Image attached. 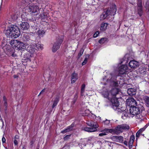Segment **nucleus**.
<instances>
[{
	"label": "nucleus",
	"mask_w": 149,
	"mask_h": 149,
	"mask_svg": "<svg viewBox=\"0 0 149 149\" xmlns=\"http://www.w3.org/2000/svg\"><path fill=\"white\" fill-rule=\"evenodd\" d=\"M7 110V107H6H6H5V111H6V110Z\"/></svg>",
	"instance_id": "54"
},
{
	"label": "nucleus",
	"mask_w": 149,
	"mask_h": 149,
	"mask_svg": "<svg viewBox=\"0 0 149 149\" xmlns=\"http://www.w3.org/2000/svg\"><path fill=\"white\" fill-rule=\"evenodd\" d=\"M84 51V50L83 49H81L80 50L79 52V53L78 54V58H79L83 54V52Z\"/></svg>",
	"instance_id": "36"
},
{
	"label": "nucleus",
	"mask_w": 149,
	"mask_h": 149,
	"mask_svg": "<svg viewBox=\"0 0 149 149\" xmlns=\"http://www.w3.org/2000/svg\"><path fill=\"white\" fill-rule=\"evenodd\" d=\"M31 35L29 33L25 34L22 37L23 41L24 43L19 41L17 45V49L21 51H24L27 49L26 48L28 46L35 44V42L31 38Z\"/></svg>",
	"instance_id": "1"
},
{
	"label": "nucleus",
	"mask_w": 149,
	"mask_h": 149,
	"mask_svg": "<svg viewBox=\"0 0 149 149\" xmlns=\"http://www.w3.org/2000/svg\"><path fill=\"white\" fill-rule=\"evenodd\" d=\"M2 142L3 143H4L6 142V139L4 137H3L2 138Z\"/></svg>",
	"instance_id": "50"
},
{
	"label": "nucleus",
	"mask_w": 149,
	"mask_h": 149,
	"mask_svg": "<svg viewBox=\"0 0 149 149\" xmlns=\"http://www.w3.org/2000/svg\"><path fill=\"white\" fill-rule=\"evenodd\" d=\"M127 93L129 95H134L135 93V90L133 88H130L127 90Z\"/></svg>",
	"instance_id": "23"
},
{
	"label": "nucleus",
	"mask_w": 149,
	"mask_h": 149,
	"mask_svg": "<svg viewBox=\"0 0 149 149\" xmlns=\"http://www.w3.org/2000/svg\"><path fill=\"white\" fill-rule=\"evenodd\" d=\"M78 78L77 76V74L75 73H73L72 74V80L71 82L72 83H74L75 82L76 80Z\"/></svg>",
	"instance_id": "25"
},
{
	"label": "nucleus",
	"mask_w": 149,
	"mask_h": 149,
	"mask_svg": "<svg viewBox=\"0 0 149 149\" xmlns=\"http://www.w3.org/2000/svg\"><path fill=\"white\" fill-rule=\"evenodd\" d=\"M85 87V85L84 84L82 85L81 88V96L84 95V90Z\"/></svg>",
	"instance_id": "30"
},
{
	"label": "nucleus",
	"mask_w": 149,
	"mask_h": 149,
	"mask_svg": "<svg viewBox=\"0 0 149 149\" xmlns=\"http://www.w3.org/2000/svg\"><path fill=\"white\" fill-rule=\"evenodd\" d=\"M22 2L24 4H25V5H27L28 4L35 3L38 2L39 3V1H37V0H22Z\"/></svg>",
	"instance_id": "16"
},
{
	"label": "nucleus",
	"mask_w": 149,
	"mask_h": 149,
	"mask_svg": "<svg viewBox=\"0 0 149 149\" xmlns=\"http://www.w3.org/2000/svg\"><path fill=\"white\" fill-rule=\"evenodd\" d=\"M20 25L21 29L23 30H27L29 27V23L26 22H22L20 24Z\"/></svg>",
	"instance_id": "14"
},
{
	"label": "nucleus",
	"mask_w": 149,
	"mask_h": 149,
	"mask_svg": "<svg viewBox=\"0 0 149 149\" xmlns=\"http://www.w3.org/2000/svg\"><path fill=\"white\" fill-rule=\"evenodd\" d=\"M87 61V58H86L84 59V61L82 63V65H84L86 63Z\"/></svg>",
	"instance_id": "44"
},
{
	"label": "nucleus",
	"mask_w": 149,
	"mask_h": 149,
	"mask_svg": "<svg viewBox=\"0 0 149 149\" xmlns=\"http://www.w3.org/2000/svg\"><path fill=\"white\" fill-rule=\"evenodd\" d=\"M15 77V78H16V76H15V77Z\"/></svg>",
	"instance_id": "57"
},
{
	"label": "nucleus",
	"mask_w": 149,
	"mask_h": 149,
	"mask_svg": "<svg viewBox=\"0 0 149 149\" xmlns=\"http://www.w3.org/2000/svg\"><path fill=\"white\" fill-rule=\"evenodd\" d=\"M15 77V78H16V76H15V77Z\"/></svg>",
	"instance_id": "56"
},
{
	"label": "nucleus",
	"mask_w": 149,
	"mask_h": 149,
	"mask_svg": "<svg viewBox=\"0 0 149 149\" xmlns=\"http://www.w3.org/2000/svg\"><path fill=\"white\" fill-rule=\"evenodd\" d=\"M70 135H67L64 138V140H67L68 139L70 138Z\"/></svg>",
	"instance_id": "43"
},
{
	"label": "nucleus",
	"mask_w": 149,
	"mask_h": 149,
	"mask_svg": "<svg viewBox=\"0 0 149 149\" xmlns=\"http://www.w3.org/2000/svg\"><path fill=\"white\" fill-rule=\"evenodd\" d=\"M17 17L16 15H13L11 16V18L13 20H16L17 18Z\"/></svg>",
	"instance_id": "39"
},
{
	"label": "nucleus",
	"mask_w": 149,
	"mask_h": 149,
	"mask_svg": "<svg viewBox=\"0 0 149 149\" xmlns=\"http://www.w3.org/2000/svg\"><path fill=\"white\" fill-rule=\"evenodd\" d=\"M39 149L38 148H37V149Z\"/></svg>",
	"instance_id": "58"
},
{
	"label": "nucleus",
	"mask_w": 149,
	"mask_h": 149,
	"mask_svg": "<svg viewBox=\"0 0 149 149\" xmlns=\"http://www.w3.org/2000/svg\"><path fill=\"white\" fill-rule=\"evenodd\" d=\"M126 104L130 107L137 106V102L134 98H131L127 100Z\"/></svg>",
	"instance_id": "12"
},
{
	"label": "nucleus",
	"mask_w": 149,
	"mask_h": 149,
	"mask_svg": "<svg viewBox=\"0 0 149 149\" xmlns=\"http://www.w3.org/2000/svg\"><path fill=\"white\" fill-rule=\"evenodd\" d=\"M104 123L106 125H108L110 124V120H106L104 121Z\"/></svg>",
	"instance_id": "41"
},
{
	"label": "nucleus",
	"mask_w": 149,
	"mask_h": 149,
	"mask_svg": "<svg viewBox=\"0 0 149 149\" xmlns=\"http://www.w3.org/2000/svg\"><path fill=\"white\" fill-rule=\"evenodd\" d=\"M59 97L58 95H56L53 101V103L52 106V108H54L57 104L59 100Z\"/></svg>",
	"instance_id": "21"
},
{
	"label": "nucleus",
	"mask_w": 149,
	"mask_h": 149,
	"mask_svg": "<svg viewBox=\"0 0 149 149\" xmlns=\"http://www.w3.org/2000/svg\"><path fill=\"white\" fill-rule=\"evenodd\" d=\"M99 33V32L98 31H97L94 34L93 37L94 38H96L97 36Z\"/></svg>",
	"instance_id": "40"
},
{
	"label": "nucleus",
	"mask_w": 149,
	"mask_h": 149,
	"mask_svg": "<svg viewBox=\"0 0 149 149\" xmlns=\"http://www.w3.org/2000/svg\"><path fill=\"white\" fill-rule=\"evenodd\" d=\"M145 7L146 9V10L147 12H148L149 11V0L146 1L145 5Z\"/></svg>",
	"instance_id": "29"
},
{
	"label": "nucleus",
	"mask_w": 149,
	"mask_h": 149,
	"mask_svg": "<svg viewBox=\"0 0 149 149\" xmlns=\"http://www.w3.org/2000/svg\"><path fill=\"white\" fill-rule=\"evenodd\" d=\"M28 4V6L26 7L25 10L26 13L30 14L33 13H38L40 10L39 5L36 4V3H31Z\"/></svg>",
	"instance_id": "4"
},
{
	"label": "nucleus",
	"mask_w": 149,
	"mask_h": 149,
	"mask_svg": "<svg viewBox=\"0 0 149 149\" xmlns=\"http://www.w3.org/2000/svg\"><path fill=\"white\" fill-rule=\"evenodd\" d=\"M73 126L74 125L72 124L70 126L68 127L67 129L61 131V132L64 133L66 132L70 131L73 130Z\"/></svg>",
	"instance_id": "19"
},
{
	"label": "nucleus",
	"mask_w": 149,
	"mask_h": 149,
	"mask_svg": "<svg viewBox=\"0 0 149 149\" xmlns=\"http://www.w3.org/2000/svg\"><path fill=\"white\" fill-rule=\"evenodd\" d=\"M134 139H135V137H134V135H132L131 136L130 139V141H132L133 142Z\"/></svg>",
	"instance_id": "42"
},
{
	"label": "nucleus",
	"mask_w": 149,
	"mask_h": 149,
	"mask_svg": "<svg viewBox=\"0 0 149 149\" xmlns=\"http://www.w3.org/2000/svg\"><path fill=\"white\" fill-rule=\"evenodd\" d=\"M140 113H139V114L135 115L136 116V118L138 119H142V116Z\"/></svg>",
	"instance_id": "37"
},
{
	"label": "nucleus",
	"mask_w": 149,
	"mask_h": 149,
	"mask_svg": "<svg viewBox=\"0 0 149 149\" xmlns=\"http://www.w3.org/2000/svg\"><path fill=\"white\" fill-rule=\"evenodd\" d=\"M129 66L131 68H134L139 66V63L134 60L131 61L129 63Z\"/></svg>",
	"instance_id": "15"
},
{
	"label": "nucleus",
	"mask_w": 149,
	"mask_h": 149,
	"mask_svg": "<svg viewBox=\"0 0 149 149\" xmlns=\"http://www.w3.org/2000/svg\"><path fill=\"white\" fill-rule=\"evenodd\" d=\"M133 142L132 141H129V146H132V144L133 143Z\"/></svg>",
	"instance_id": "49"
},
{
	"label": "nucleus",
	"mask_w": 149,
	"mask_h": 149,
	"mask_svg": "<svg viewBox=\"0 0 149 149\" xmlns=\"http://www.w3.org/2000/svg\"><path fill=\"white\" fill-rule=\"evenodd\" d=\"M137 9L138 14L140 16H141L143 11L142 6H140V7H138V6H137Z\"/></svg>",
	"instance_id": "28"
},
{
	"label": "nucleus",
	"mask_w": 149,
	"mask_h": 149,
	"mask_svg": "<svg viewBox=\"0 0 149 149\" xmlns=\"http://www.w3.org/2000/svg\"><path fill=\"white\" fill-rule=\"evenodd\" d=\"M18 141H19V140H17L16 139H14V144L15 145H17L18 144Z\"/></svg>",
	"instance_id": "46"
},
{
	"label": "nucleus",
	"mask_w": 149,
	"mask_h": 149,
	"mask_svg": "<svg viewBox=\"0 0 149 149\" xmlns=\"http://www.w3.org/2000/svg\"><path fill=\"white\" fill-rule=\"evenodd\" d=\"M59 38L57 39L56 42H55L52 47V50L53 52H56L60 47V46L63 41V37H59Z\"/></svg>",
	"instance_id": "8"
},
{
	"label": "nucleus",
	"mask_w": 149,
	"mask_h": 149,
	"mask_svg": "<svg viewBox=\"0 0 149 149\" xmlns=\"http://www.w3.org/2000/svg\"><path fill=\"white\" fill-rule=\"evenodd\" d=\"M111 102L112 103V108L114 110L118 109V111H120L119 110L120 109L119 108V103L117 98L115 97H113L111 99Z\"/></svg>",
	"instance_id": "11"
},
{
	"label": "nucleus",
	"mask_w": 149,
	"mask_h": 149,
	"mask_svg": "<svg viewBox=\"0 0 149 149\" xmlns=\"http://www.w3.org/2000/svg\"><path fill=\"white\" fill-rule=\"evenodd\" d=\"M35 42V44L28 46L27 47V50L31 54H33L35 52L37 49L42 50L43 47L40 44H36V41L33 40Z\"/></svg>",
	"instance_id": "7"
},
{
	"label": "nucleus",
	"mask_w": 149,
	"mask_h": 149,
	"mask_svg": "<svg viewBox=\"0 0 149 149\" xmlns=\"http://www.w3.org/2000/svg\"><path fill=\"white\" fill-rule=\"evenodd\" d=\"M124 143L125 145L126 146L127 145V142L126 141H125L124 142Z\"/></svg>",
	"instance_id": "52"
},
{
	"label": "nucleus",
	"mask_w": 149,
	"mask_h": 149,
	"mask_svg": "<svg viewBox=\"0 0 149 149\" xmlns=\"http://www.w3.org/2000/svg\"><path fill=\"white\" fill-rule=\"evenodd\" d=\"M45 89H43L40 93L38 95H40L42 93H44L45 91Z\"/></svg>",
	"instance_id": "51"
},
{
	"label": "nucleus",
	"mask_w": 149,
	"mask_h": 149,
	"mask_svg": "<svg viewBox=\"0 0 149 149\" xmlns=\"http://www.w3.org/2000/svg\"><path fill=\"white\" fill-rule=\"evenodd\" d=\"M127 65H122L120 66L118 69V71L120 74H125L127 72Z\"/></svg>",
	"instance_id": "13"
},
{
	"label": "nucleus",
	"mask_w": 149,
	"mask_h": 149,
	"mask_svg": "<svg viewBox=\"0 0 149 149\" xmlns=\"http://www.w3.org/2000/svg\"><path fill=\"white\" fill-rule=\"evenodd\" d=\"M121 109H122V108H121ZM120 110H121V111L120 112H121L122 111H123V112L122 114V117H123L124 116L127 117L128 116V113H127L125 111H125L124 109H120Z\"/></svg>",
	"instance_id": "31"
},
{
	"label": "nucleus",
	"mask_w": 149,
	"mask_h": 149,
	"mask_svg": "<svg viewBox=\"0 0 149 149\" xmlns=\"http://www.w3.org/2000/svg\"><path fill=\"white\" fill-rule=\"evenodd\" d=\"M145 103L147 107H149V97H145Z\"/></svg>",
	"instance_id": "32"
},
{
	"label": "nucleus",
	"mask_w": 149,
	"mask_h": 149,
	"mask_svg": "<svg viewBox=\"0 0 149 149\" xmlns=\"http://www.w3.org/2000/svg\"><path fill=\"white\" fill-rule=\"evenodd\" d=\"M116 127L114 129H109V133H111L112 134H115L117 135L118 134V132L117 131V130H116Z\"/></svg>",
	"instance_id": "27"
},
{
	"label": "nucleus",
	"mask_w": 149,
	"mask_h": 149,
	"mask_svg": "<svg viewBox=\"0 0 149 149\" xmlns=\"http://www.w3.org/2000/svg\"><path fill=\"white\" fill-rule=\"evenodd\" d=\"M113 138L116 139L117 142L122 143L123 141V137L122 136H113Z\"/></svg>",
	"instance_id": "22"
},
{
	"label": "nucleus",
	"mask_w": 149,
	"mask_h": 149,
	"mask_svg": "<svg viewBox=\"0 0 149 149\" xmlns=\"http://www.w3.org/2000/svg\"><path fill=\"white\" fill-rule=\"evenodd\" d=\"M106 40V38H102L99 41V42L101 44L104 43Z\"/></svg>",
	"instance_id": "34"
},
{
	"label": "nucleus",
	"mask_w": 149,
	"mask_h": 149,
	"mask_svg": "<svg viewBox=\"0 0 149 149\" xmlns=\"http://www.w3.org/2000/svg\"><path fill=\"white\" fill-rule=\"evenodd\" d=\"M75 101H74V102H73V103L74 104V103H75Z\"/></svg>",
	"instance_id": "55"
},
{
	"label": "nucleus",
	"mask_w": 149,
	"mask_h": 149,
	"mask_svg": "<svg viewBox=\"0 0 149 149\" xmlns=\"http://www.w3.org/2000/svg\"><path fill=\"white\" fill-rule=\"evenodd\" d=\"M109 77L111 78L108 79L107 81L110 82L111 84L113 86H118L119 84L122 85L123 84V77L122 76H116L110 74Z\"/></svg>",
	"instance_id": "2"
},
{
	"label": "nucleus",
	"mask_w": 149,
	"mask_h": 149,
	"mask_svg": "<svg viewBox=\"0 0 149 149\" xmlns=\"http://www.w3.org/2000/svg\"><path fill=\"white\" fill-rule=\"evenodd\" d=\"M3 100L4 102V105L5 107H6V108L7 107V100L5 96H4L3 97Z\"/></svg>",
	"instance_id": "33"
},
{
	"label": "nucleus",
	"mask_w": 149,
	"mask_h": 149,
	"mask_svg": "<svg viewBox=\"0 0 149 149\" xmlns=\"http://www.w3.org/2000/svg\"><path fill=\"white\" fill-rule=\"evenodd\" d=\"M85 141L84 139H81V141L83 142V141Z\"/></svg>",
	"instance_id": "53"
},
{
	"label": "nucleus",
	"mask_w": 149,
	"mask_h": 149,
	"mask_svg": "<svg viewBox=\"0 0 149 149\" xmlns=\"http://www.w3.org/2000/svg\"><path fill=\"white\" fill-rule=\"evenodd\" d=\"M116 5H113L112 6V8H111L110 10H107L106 12H104L100 15V17L101 20L105 19L109 15H114L116 12Z\"/></svg>",
	"instance_id": "6"
},
{
	"label": "nucleus",
	"mask_w": 149,
	"mask_h": 149,
	"mask_svg": "<svg viewBox=\"0 0 149 149\" xmlns=\"http://www.w3.org/2000/svg\"><path fill=\"white\" fill-rule=\"evenodd\" d=\"M144 127L139 129L136 134V137L137 138L139 137L140 134L145 129Z\"/></svg>",
	"instance_id": "26"
},
{
	"label": "nucleus",
	"mask_w": 149,
	"mask_h": 149,
	"mask_svg": "<svg viewBox=\"0 0 149 149\" xmlns=\"http://www.w3.org/2000/svg\"><path fill=\"white\" fill-rule=\"evenodd\" d=\"M141 111L138 106H135L130 107V114L133 116H135L136 115L141 113Z\"/></svg>",
	"instance_id": "10"
},
{
	"label": "nucleus",
	"mask_w": 149,
	"mask_h": 149,
	"mask_svg": "<svg viewBox=\"0 0 149 149\" xmlns=\"http://www.w3.org/2000/svg\"><path fill=\"white\" fill-rule=\"evenodd\" d=\"M89 110L86 109V108H83L81 109V113L83 116H87L89 113Z\"/></svg>",
	"instance_id": "18"
},
{
	"label": "nucleus",
	"mask_w": 149,
	"mask_h": 149,
	"mask_svg": "<svg viewBox=\"0 0 149 149\" xmlns=\"http://www.w3.org/2000/svg\"><path fill=\"white\" fill-rule=\"evenodd\" d=\"M34 143V141L32 140L31 141L30 143V146L31 148H32L33 146V144Z\"/></svg>",
	"instance_id": "45"
},
{
	"label": "nucleus",
	"mask_w": 149,
	"mask_h": 149,
	"mask_svg": "<svg viewBox=\"0 0 149 149\" xmlns=\"http://www.w3.org/2000/svg\"><path fill=\"white\" fill-rule=\"evenodd\" d=\"M87 125L93 127H84V130L88 132H94L97 130V128L98 127V125L96 122L93 121H87L86 122Z\"/></svg>",
	"instance_id": "5"
},
{
	"label": "nucleus",
	"mask_w": 149,
	"mask_h": 149,
	"mask_svg": "<svg viewBox=\"0 0 149 149\" xmlns=\"http://www.w3.org/2000/svg\"><path fill=\"white\" fill-rule=\"evenodd\" d=\"M102 132H104V133L108 134L109 133V129L106 128L101 131Z\"/></svg>",
	"instance_id": "35"
},
{
	"label": "nucleus",
	"mask_w": 149,
	"mask_h": 149,
	"mask_svg": "<svg viewBox=\"0 0 149 149\" xmlns=\"http://www.w3.org/2000/svg\"><path fill=\"white\" fill-rule=\"evenodd\" d=\"M116 127L118 134L123 132L124 130H128L130 128L129 125L125 124L118 125Z\"/></svg>",
	"instance_id": "9"
},
{
	"label": "nucleus",
	"mask_w": 149,
	"mask_h": 149,
	"mask_svg": "<svg viewBox=\"0 0 149 149\" xmlns=\"http://www.w3.org/2000/svg\"><path fill=\"white\" fill-rule=\"evenodd\" d=\"M107 135V134H106V133H104V132H102V133H100L99 135V136H105V135Z\"/></svg>",
	"instance_id": "47"
},
{
	"label": "nucleus",
	"mask_w": 149,
	"mask_h": 149,
	"mask_svg": "<svg viewBox=\"0 0 149 149\" xmlns=\"http://www.w3.org/2000/svg\"><path fill=\"white\" fill-rule=\"evenodd\" d=\"M108 24L106 23H102L101 25L100 29L102 31L105 30L107 28Z\"/></svg>",
	"instance_id": "24"
},
{
	"label": "nucleus",
	"mask_w": 149,
	"mask_h": 149,
	"mask_svg": "<svg viewBox=\"0 0 149 149\" xmlns=\"http://www.w3.org/2000/svg\"><path fill=\"white\" fill-rule=\"evenodd\" d=\"M19 137L18 135H16L15 136L14 139H16L17 140H19Z\"/></svg>",
	"instance_id": "48"
},
{
	"label": "nucleus",
	"mask_w": 149,
	"mask_h": 149,
	"mask_svg": "<svg viewBox=\"0 0 149 149\" xmlns=\"http://www.w3.org/2000/svg\"><path fill=\"white\" fill-rule=\"evenodd\" d=\"M137 5L138 7H140V6H142L141 0H138Z\"/></svg>",
	"instance_id": "38"
},
{
	"label": "nucleus",
	"mask_w": 149,
	"mask_h": 149,
	"mask_svg": "<svg viewBox=\"0 0 149 149\" xmlns=\"http://www.w3.org/2000/svg\"><path fill=\"white\" fill-rule=\"evenodd\" d=\"M119 92V89L116 88H113L111 91V93L113 96H115L118 94Z\"/></svg>",
	"instance_id": "20"
},
{
	"label": "nucleus",
	"mask_w": 149,
	"mask_h": 149,
	"mask_svg": "<svg viewBox=\"0 0 149 149\" xmlns=\"http://www.w3.org/2000/svg\"><path fill=\"white\" fill-rule=\"evenodd\" d=\"M20 31L19 28L15 25H13L12 27L7 30L6 35L9 38H17L20 35Z\"/></svg>",
	"instance_id": "3"
},
{
	"label": "nucleus",
	"mask_w": 149,
	"mask_h": 149,
	"mask_svg": "<svg viewBox=\"0 0 149 149\" xmlns=\"http://www.w3.org/2000/svg\"><path fill=\"white\" fill-rule=\"evenodd\" d=\"M19 41L16 40H11L9 41V43L13 47H17Z\"/></svg>",
	"instance_id": "17"
}]
</instances>
